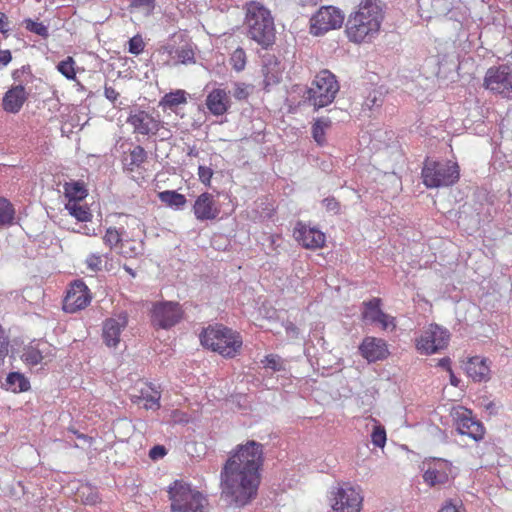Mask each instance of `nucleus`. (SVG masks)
<instances>
[{
  "label": "nucleus",
  "mask_w": 512,
  "mask_h": 512,
  "mask_svg": "<svg viewBox=\"0 0 512 512\" xmlns=\"http://www.w3.org/2000/svg\"><path fill=\"white\" fill-rule=\"evenodd\" d=\"M264 463L263 445L254 440L233 449L220 471V499L227 506L243 508L258 495L261 468Z\"/></svg>",
  "instance_id": "nucleus-1"
},
{
  "label": "nucleus",
  "mask_w": 512,
  "mask_h": 512,
  "mask_svg": "<svg viewBox=\"0 0 512 512\" xmlns=\"http://www.w3.org/2000/svg\"><path fill=\"white\" fill-rule=\"evenodd\" d=\"M382 20L381 1L363 0L358 6V10L347 20V37L355 43L370 41L378 34Z\"/></svg>",
  "instance_id": "nucleus-2"
},
{
  "label": "nucleus",
  "mask_w": 512,
  "mask_h": 512,
  "mask_svg": "<svg viewBox=\"0 0 512 512\" xmlns=\"http://www.w3.org/2000/svg\"><path fill=\"white\" fill-rule=\"evenodd\" d=\"M245 25L247 36L263 49H268L275 43L273 17L261 3L252 1L246 5Z\"/></svg>",
  "instance_id": "nucleus-3"
},
{
  "label": "nucleus",
  "mask_w": 512,
  "mask_h": 512,
  "mask_svg": "<svg viewBox=\"0 0 512 512\" xmlns=\"http://www.w3.org/2000/svg\"><path fill=\"white\" fill-rule=\"evenodd\" d=\"M201 344L225 358H234L241 351V335L222 324L209 325L200 334Z\"/></svg>",
  "instance_id": "nucleus-4"
},
{
  "label": "nucleus",
  "mask_w": 512,
  "mask_h": 512,
  "mask_svg": "<svg viewBox=\"0 0 512 512\" xmlns=\"http://www.w3.org/2000/svg\"><path fill=\"white\" fill-rule=\"evenodd\" d=\"M339 89L340 85L336 76L329 70L324 69L317 73L303 97L315 110H319L334 101Z\"/></svg>",
  "instance_id": "nucleus-5"
},
{
  "label": "nucleus",
  "mask_w": 512,
  "mask_h": 512,
  "mask_svg": "<svg viewBox=\"0 0 512 512\" xmlns=\"http://www.w3.org/2000/svg\"><path fill=\"white\" fill-rule=\"evenodd\" d=\"M172 512H207V498L182 480H175L168 489Z\"/></svg>",
  "instance_id": "nucleus-6"
},
{
  "label": "nucleus",
  "mask_w": 512,
  "mask_h": 512,
  "mask_svg": "<svg viewBox=\"0 0 512 512\" xmlns=\"http://www.w3.org/2000/svg\"><path fill=\"white\" fill-rule=\"evenodd\" d=\"M421 176L427 188L448 187L459 180L460 169L456 162L427 158L423 164Z\"/></svg>",
  "instance_id": "nucleus-7"
},
{
  "label": "nucleus",
  "mask_w": 512,
  "mask_h": 512,
  "mask_svg": "<svg viewBox=\"0 0 512 512\" xmlns=\"http://www.w3.org/2000/svg\"><path fill=\"white\" fill-rule=\"evenodd\" d=\"M331 502L334 512H360L363 496L359 487L344 482L333 487Z\"/></svg>",
  "instance_id": "nucleus-8"
},
{
  "label": "nucleus",
  "mask_w": 512,
  "mask_h": 512,
  "mask_svg": "<svg viewBox=\"0 0 512 512\" xmlns=\"http://www.w3.org/2000/svg\"><path fill=\"white\" fill-rule=\"evenodd\" d=\"M343 21L344 15L338 8L323 6L310 19V33L321 36L329 30L341 27Z\"/></svg>",
  "instance_id": "nucleus-9"
},
{
  "label": "nucleus",
  "mask_w": 512,
  "mask_h": 512,
  "mask_svg": "<svg viewBox=\"0 0 512 512\" xmlns=\"http://www.w3.org/2000/svg\"><path fill=\"white\" fill-rule=\"evenodd\" d=\"M484 87L493 93L509 97L512 93V68L508 65L489 68L484 78Z\"/></svg>",
  "instance_id": "nucleus-10"
},
{
  "label": "nucleus",
  "mask_w": 512,
  "mask_h": 512,
  "mask_svg": "<svg viewBox=\"0 0 512 512\" xmlns=\"http://www.w3.org/2000/svg\"><path fill=\"white\" fill-rule=\"evenodd\" d=\"M183 317V310L178 302L165 301L153 305L151 322L161 329H169L178 324Z\"/></svg>",
  "instance_id": "nucleus-11"
},
{
  "label": "nucleus",
  "mask_w": 512,
  "mask_h": 512,
  "mask_svg": "<svg viewBox=\"0 0 512 512\" xmlns=\"http://www.w3.org/2000/svg\"><path fill=\"white\" fill-rule=\"evenodd\" d=\"M450 334L437 324H430L417 341V349L426 355L434 354L447 347Z\"/></svg>",
  "instance_id": "nucleus-12"
},
{
  "label": "nucleus",
  "mask_w": 512,
  "mask_h": 512,
  "mask_svg": "<svg viewBox=\"0 0 512 512\" xmlns=\"http://www.w3.org/2000/svg\"><path fill=\"white\" fill-rule=\"evenodd\" d=\"M453 420L456 422L457 431L462 435H467L475 441L483 439V424L472 417V411L459 406L454 408L451 413Z\"/></svg>",
  "instance_id": "nucleus-13"
},
{
  "label": "nucleus",
  "mask_w": 512,
  "mask_h": 512,
  "mask_svg": "<svg viewBox=\"0 0 512 512\" xmlns=\"http://www.w3.org/2000/svg\"><path fill=\"white\" fill-rule=\"evenodd\" d=\"M91 302V295L86 284L81 280L74 281L64 299V308L68 312L84 309Z\"/></svg>",
  "instance_id": "nucleus-14"
},
{
  "label": "nucleus",
  "mask_w": 512,
  "mask_h": 512,
  "mask_svg": "<svg viewBox=\"0 0 512 512\" xmlns=\"http://www.w3.org/2000/svg\"><path fill=\"white\" fill-rule=\"evenodd\" d=\"M127 123L132 125L134 133L149 135L156 134L160 129V121L144 110L131 112L127 118Z\"/></svg>",
  "instance_id": "nucleus-15"
},
{
  "label": "nucleus",
  "mask_w": 512,
  "mask_h": 512,
  "mask_svg": "<svg viewBox=\"0 0 512 512\" xmlns=\"http://www.w3.org/2000/svg\"><path fill=\"white\" fill-rule=\"evenodd\" d=\"M128 324V315L121 312L116 317L107 319L103 324V341L108 347H116L120 341V334Z\"/></svg>",
  "instance_id": "nucleus-16"
},
{
  "label": "nucleus",
  "mask_w": 512,
  "mask_h": 512,
  "mask_svg": "<svg viewBox=\"0 0 512 512\" xmlns=\"http://www.w3.org/2000/svg\"><path fill=\"white\" fill-rule=\"evenodd\" d=\"M193 212L197 220H214L218 217L220 209L217 207L212 194H200L193 205Z\"/></svg>",
  "instance_id": "nucleus-17"
},
{
  "label": "nucleus",
  "mask_w": 512,
  "mask_h": 512,
  "mask_svg": "<svg viewBox=\"0 0 512 512\" xmlns=\"http://www.w3.org/2000/svg\"><path fill=\"white\" fill-rule=\"evenodd\" d=\"M361 355L369 362L385 359L389 352L386 342L379 338L366 337L359 347Z\"/></svg>",
  "instance_id": "nucleus-18"
},
{
  "label": "nucleus",
  "mask_w": 512,
  "mask_h": 512,
  "mask_svg": "<svg viewBox=\"0 0 512 512\" xmlns=\"http://www.w3.org/2000/svg\"><path fill=\"white\" fill-rule=\"evenodd\" d=\"M28 93L22 85L12 86L2 99V108L4 111L12 114L18 113L23 104L28 99Z\"/></svg>",
  "instance_id": "nucleus-19"
},
{
  "label": "nucleus",
  "mask_w": 512,
  "mask_h": 512,
  "mask_svg": "<svg viewBox=\"0 0 512 512\" xmlns=\"http://www.w3.org/2000/svg\"><path fill=\"white\" fill-rule=\"evenodd\" d=\"M206 106L212 115H224L231 106L229 94L224 89H213L206 97Z\"/></svg>",
  "instance_id": "nucleus-20"
},
{
  "label": "nucleus",
  "mask_w": 512,
  "mask_h": 512,
  "mask_svg": "<svg viewBox=\"0 0 512 512\" xmlns=\"http://www.w3.org/2000/svg\"><path fill=\"white\" fill-rule=\"evenodd\" d=\"M262 73L264 76L265 88L280 82L283 67L281 62L272 54H265L262 57Z\"/></svg>",
  "instance_id": "nucleus-21"
},
{
  "label": "nucleus",
  "mask_w": 512,
  "mask_h": 512,
  "mask_svg": "<svg viewBox=\"0 0 512 512\" xmlns=\"http://www.w3.org/2000/svg\"><path fill=\"white\" fill-rule=\"evenodd\" d=\"M447 461L437 460L433 462V466H430L423 474L424 481L430 485L445 484L449 480V474L447 472Z\"/></svg>",
  "instance_id": "nucleus-22"
},
{
  "label": "nucleus",
  "mask_w": 512,
  "mask_h": 512,
  "mask_svg": "<svg viewBox=\"0 0 512 512\" xmlns=\"http://www.w3.org/2000/svg\"><path fill=\"white\" fill-rule=\"evenodd\" d=\"M465 370L474 381H487L490 378V367L487 359L479 356L471 357L466 363Z\"/></svg>",
  "instance_id": "nucleus-23"
},
{
  "label": "nucleus",
  "mask_w": 512,
  "mask_h": 512,
  "mask_svg": "<svg viewBox=\"0 0 512 512\" xmlns=\"http://www.w3.org/2000/svg\"><path fill=\"white\" fill-rule=\"evenodd\" d=\"M298 240L305 248L317 249L323 247L325 235L316 228L302 227L299 229Z\"/></svg>",
  "instance_id": "nucleus-24"
},
{
  "label": "nucleus",
  "mask_w": 512,
  "mask_h": 512,
  "mask_svg": "<svg viewBox=\"0 0 512 512\" xmlns=\"http://www.w3.org/2000/svg\"><path fill=\"white\" fill-rule=\"evenodd\" d=\"M148 154L141 145H136L129 150V155L123 158L124 170L134 172L147 161Z\"/></svg>",
  "instance_id": "nucleus-25"
},
{
  "label": "nucleus",
  "mask_w": 512,
  "mask_h": 512,
  "mask_svg": "<svg viewBox=\"0 0 512 512\" xmlns=\"http://www.w3.org/2000/svg\"><path fill=\"white\" fill-rule=\"evenodd\" d=\"M363 305L362 317L365 321L375 324L380 318H385V313L381 310L380 298H372Z\"/></svg>",
  "instance_id": "nucleus-26"
},
{
  "label": "nucleus",
  "mask_w": 512,
  "mask_h": 512,
  "mask_svg": "<svg viewBox=\"0 0 512 512\" xmlns=\"http://www.w3.org/2000/svg\"><path fill=\"white\" fill-rule=\"evenodd\" d=\"M5 385L13 392H25L30 388L29 381L19 372L9 373Z\"/></svg>",
  "instance_id": "nucleus-27"
},
{
  "label": "nucleus",
  "mask_w": 512,
  "mask_h": 512,
  "mask_svg": "<svg viewBox=\"0 0 512 512\" xmlns=\"http://www.w3.org/2000/svg\"><path fill=\"white\" fill-rule=\"evenodd\" d=\"M158 196L161 202L175 209L183 208L187 202L186 197L175 190L160 192Z\"/></svg>",
  "instance_id": "nucleus-28"
},
{
  "label": "nucleus",
  "mask_w": 512,
  "mask_h": 512,
  "mask_svg": "<svg viewBox=\"0 0 512 512\" xmlns=\"http://www.w3.org/2000/svg\"><path fill=\"white\" fill-rule=\"evenodd\" d=\"M64 193L69 199L68 203L80 201L87 196V190L82 182L65 183Z\"/></svg>",
  "instance_id": "nucleus-29"
},
{
  "label": "nucleus",
  "mask_w": 512,
  "mask_h": 512,
  "mask_svg": "<svg viewBox=\"0 0 512 512\" xmlns=\"http://www.w3.org/2000/svg\"><path fill=\"white\" fill-rule=\"evenodd\" d=\"M15 217V209L12 203L4 197H0V226L11 225Z\"/></svg>",
  "instance_id": "nucleus-30"
},
{
  "label": "nucleus",
  "mask_w": 512,
  "mask_h": 512,
  "mask_svg": "<svg viewBox=\"0 0 512 512\" xmlns=\"http://www.w3.org/2000/svg\"><path fill=\"white\" fill-rule=\"evenodd\" d=\"M331 121L327 118H319L312 126V136L318 145L323 146L326 142L325 129L330 127Z\"/></svg>",
  "instance_id": "nucleus-31"
},
{
  "label": "nucleus",
  "mask_w": 512,
  "mask_h": 512,
  "mask_svg": "<svg viewBox=\"0 0 512 512\" xmlns=\"http://www.w3.org/2000/svg\"><path fill=\"white\" fill-rule=\"evenodd\" d=\"M65 209L69 211L70 215L75 217L78 221L87 222L92 218L90 209L87 206L78 204L77 202L67 203Z\"/></svg>",
  "instance_id": "nucleus-32"
},
{
  "label": "nucleus",
  "mask_w": 512,
  "mask_h": 512,
  "mask_svg": "<svg viewBox=\"0 0 512 512\" xmlns=\"http://www.w3.org/2000/svg\"><path fill=\"white\" fill-rule=\"evenodd\" d=\"M155 2L156 0H129V10L149 16L155 8Z\"/></svg>",
  "instance_id": "nucleus-33"
},
{
  "label": "nucleus",
  "mask_w": 512,
  "mask_h": 512,
  "mask_svg": "<svg viewBox=\"0 0 512 512\" xmlns=\"http://www.w3.org/2000/svg\"><path fill=\"white\" fill-rule=\"evenodd\" d=\"M187 101V98H186V92L184 90H176L175 92H170L168 94H166L160 104L163 105L164 107H168V108H174V107H177L178 105L180 104H184L186 103Z\"/></svg>",
  "instance_id": "nucleus-34"
},
{
  "label": "nucleus",
  "mask_w": 512,
  "mask_h": 512,
  "mask_svg": "<svg viewBox=\"0 0 512 512\" xmlns=\"http://www.w3.org/2000/svg\"><path fill=\"white\" fill-rule=\"evenodd\" d=\"M384 103V93L379 89H373L366 96L363 107L371 111L379 109Z\"/></svg>",
  "instance_id": "nucleus-35"
},
{
  "label": "nucleus",
  "mask_w": 512,
  "mask_h": 512,
  "mask_svg": "<svg viewBox=\"0 0 512 512\" xmlns=\"http://www.w3.org/2000/svg\"><path fill=\"white\" fill-rule=\"evenodd\" d=\"M264 368L270 369L273 372H280L285 370L283 359L277 354H269L266 355L263 360H261Z\"/></svg>",
  "instance_id": "nucleus-36"
},
{
  "label": "nucleus",
  "mask_w": 512,
  "mask_h": 512,
  "mask_svg": "<svg viewBox=\"0 0 512 512\" xmlns=\"http://www.w3.org/2000/svg\"><path fill=\"white\" fill-rule=\"evenodd\" d=\"M175 53L178 61L182 64H194L196 62L195 53L190 44L178 48Z\"/></svg>",
  "instance_id": "nucleus-37"
},
{
  "label": "nucleus",
  "mask_w": 512,
  "mask_h": 512,
  "mask_svg": "<svg viewBox=\"0 0 512 512\" xmlns=\"http://www.w3.org/2000/svg\"><path fill=\"white\" fill-rule=\"evenodd\" d=\"M230 63L236 71L240 72L244 70L246 66V53L243 48L238 47L234 50L230 57Z\"/></svg>",
  "instance_id": "nucleus-38"
},
{
  "label": "nucleus",
  "mask_w": 512,
  "mask_h": 512,
  "mask_svg": "<svg viewBox=\"0 0 512 512\" xmlns=\"http://www.w3.org/2000/svg\"><path fill=\"white\" fill-rule=\"evenodd\" d=\"M58 71L69 80H73L76 77L74 70V60L72 57H67L57 65Z\"/></svg>",
  "instance_id": "nucleus-39"
},
{
  "label": "nucleus",
  "mask_w": 512,
  "mask_h": 512,
  "mask_svg": "<svg viewBox=\"0 0 512 512\" xmlns=\"http://www.w3.org/2000/svg\"><path fill=\"white\" fill-rule=\"evenodd\" d=\"M24 23L25 28L28 31L35 33L43 38H47L49 36L48 28L43 23L33 21L32 19H26Z\"/></svg>",
  "instance_id": "nucleus-40"
},
{
  "label": "nucleus",
  "mask_w": 512,
  "mask_h": 512,
  "mask_svg": "<svg viewBox=\"0 0 512 512\" xmlns=\"http://www.w3.org/2000/svg\"><path fill=\"white\" fill-rule=\"evenodd\" d=\"M22 357L24 361L30 365H37L43 359L42 352L38 348L32 346L25 349Z\"/></svg>",
  "instance_id": "nucleus-41"
},
{
  "label": "nucleus",
  "mask_w": 512,
  "mask_h": 512,
  "mask_svg": "<svg viewBox=\"0 0 512 512\" xmlns=\"http://www.w3.org/2000/svg\"><path fill=\"white\" fill-rule=\"evenodd\" d=\"M386 430L382 425H375L371 433V441L376 447H384L386 443Z\"/></svg>",
  "instance_id": "nucleus-42"
},
{
  "label": "nucleus",
  "mask_w": 512,
  "mask_h": 512,
  "mask_svg": "<svg viewBox=\"0 0 512 512\" xmlns=\"http://www.w3.org/2000/svg\"><path fill=\"white\" fill-rule=\"evenodd\" d=\"M103 240H104V243L106 245H108L111 249L113 247H116L118 244L121 245V243H123L121 240V234L119 233V231L116 228H112V227H110L106 230Z\"/></svg>",
  "instance_id": "nucleus-43"
},
{
  "label": "nucleus",
  "mask_w": 512,
  "mask_h": 512,
  "mask_svg": "<svg viewBox=\"0 0 512 512\" xmlns=\"http://www.w3.org/2000/svg\"><path fill=\"white\" fill-rule=\"evenodd\" d=\"M82 497L84 498V503L88 505H95L100 501V496L97 490L92 489L91 487L83 488L81 491Z\"/></svg>",
  "instance_id": "nucleus-44"
},
{
  "label": "nucleus",
  "mask_w": 512,
  "mask_h": 512,
  "mask_svg": "<svg viewBox=\"0 0 512 512\" xmlns=\"http://www.w3.org/2000/svg\"><path fill=\"white\" fill-rule=\"evenodd\" d=\"M87 268L93 272L102 270V256L97 253L90 254L86 259Z\"/></svg>",
  "instance_id": "nucleus-45"
},
{
  "label": "nucleus",
  "mask_w": 512,
  "mask_h": 512,
  "mask_svg": "<svg viewBox=\"0 0 512 512\" xmlns=\"http://www.w3.org/2000/svg\"><path fill=\"white\" fill-rule=\"evenodd\" d=\"M143 399L146 401L145 407L148 409L159 408L160 407V393L158 391H153L152 393L144 394L142 392Z\"/></svg>",
  "instance_id": "nucleus-46"
},
{
  "label": "nucleus",
  "mask_w": 512,
  "mask_h": 512,
  "mask_svg": "<svg viewBox=\"0 0 512 512\" xmlns=\"http://www.w3.org/2000/svg\"><path fill=\"white\" fill-rule=\"evenodd\" d=\"M213 170L210 167L200 165L198 167V177L201 183H203L206 186L211 185V179L213 177Z\"/></svg>",
  "instance_id": "nucleus-47"
},
{
  "label": "nucleus",
  "mask_w": 512,
  "mask_h": 512,
  "mask_svg": "<svg viewBox=\"0 0 512 512\" xmlns=\"http://www.w3.org/2000/svg\"><path fill=\"white\" fill-rule=\"evenodd\" d=\"M232 94L237 100H245L249 96L248 86L244 83H234Z\"/></svg>",
  "instance_id": "nucleus-48"
},
{
  "label": "nucleus",
  "mask_w": 512,
  "mask_h": 512,
  "mask_svg": "<svg viewBox=\"0 0 512 512\" xmlns=\"http://www.w3.org/2000/svg\"><path fill=\"white\" fill-rule=\"evenodd\" d=\"M144 50V42L140 36H134L129 40V52L139 55Z\"/></svg>",
  "instance_id": "nucleus-49"
},
{
  "label": "nucleus",
  "mask_w": 512,
  "mask_h": 512,
  "mask_svg": "<svg viewBox=\"0 0 512 512\" xmlns=\"http://www.w3.org/2000/svg\"><path fill=\"white\" fill-rule=\"evenodd\" d=\"M120 253L124 256V257H135L136 255L139 254V251L137 250V248L135 246L132 245V242L131 241H125L123 243H121L120 245Z\"/></svg>",
  "instance_id": "nucleus-50"
},
{
  "label": "nucleus",
  "mask_w": 512,
  "mask_h": 512,
  "mask_svg": "<svg viewBox=\"0 0 512 512\" xmlns=\"http://www.w3.org/2000/svg\"><path fill=\"white\" fill-rule=\"evenodd\" d=\"M322 204L328 212L338 214L340 211V203L334 197H327L323 199Z\"/></svg>",
  "instance_id": "nucleus-51"
},
{
  "label": "nucleus",
  "mask_w": 512,
  "mask_h": 512,
  "mask_svg": "<svg viewBox=\"0 0 512 512\" xmlns=\"http://www.w3.org/2000/svg\"><path fill=\"white\" fill-rule=\"evenodd\" d=\"M167 454V450L163 445H155L149 451V457L152 460H159Z\"/></svg>",
  "instance_id": "nucleus-52"
},
{
  "label": "nucleus",
  "mask_w": 512,
  "mask_h": 512,
  "mask_svg": "<svg viewBox=\"0 0 512 512\" xmlns=\"http://www.w3.org/2000/svg\"><path fill=\"white\" fill-rule=\"evenodd\" d=\"M12 60L10 50H0V69L8 65Z\"/></svg>",
  "instance_id": "nucleus-53"
},
{
  "label": "nucleus",
  "mask_w": 512,
  "mask_h": 512,
  "mask_svg": "<svg viewBox=\"0 0 512 512\" xmlns=\"http://www.w3.org/2000/svg\"><path fill=\"white\" fill-rule=\"evenodd\" d=\"M104 95L112 103H114L119 97V93L113 87L110 86H105Z\"/></svg>",
  "instance_id": "nucleus-54"
},
{
  "label": "nucleus",
  "mask_w": 512,
  "mask_h": 512,
  "mask_svg": "<svg viewBox=\"0 0 512 512\" xmlns=\"http://www.w3.org/2000/svg\"><path fill=\"white\" fill-rule=\"evenodd\" d=\"M19 73L24 74L25 78L29 80V83L32 82L34 76L32 74L31 66L29 64L22 66L20 69H16V75Z\"/></svg>",
  "instance_id": "nucleus-55"
},
{
  "label": "nucleus",
  "mask_w": 512,
  "mask_h": 512,
  "mask_svg": "<svg viewBox=\"0 0 512 512\" xmlns=\"http://www.w3.org/2000/svg\"><path fill=\"white\" fill-rule=\"evenodd\" d=\"M10 30L9 21L4 13L0 12V32L6 35Z\"/></svg>",
  "instance_id": "nucleus-56"
},
{
  "label": "nucleus",
  "mask_w": 512,
  "mask_h": 512,
  "mask_svg": "<svg viewBox=\"0 0 512 512\" xmlns=\"http://www.w3.org/2000/svg\"><path fill=\"white\" fill-rule=\"evenodd\" d=\"M376 323L380 324L382 329H387L390 325L395 328L394 318L385 313V318H380Z\"/></svg>",
  "instance_id": "nucleus-57"
},
{
  "label": "nucleus",
  "mask_w": 512,
  "mask_h": 512,
  "mask_svg": "<svg viewBox=\"0 0 512 512\" xmlns=\"http://www.w3.org/2000/svg\"><path fill=\"white\" fill-rule=\"evenodd\" d=\"M438 512H460L451 500H447Z\"/></svg>",
  "instance_id": "nucleus-58"
},
{
  "label": "nucleus",
  "mask_w": 512,
  "mask_h": 512,
  "mask_svg": "<svg viewBox=\"0 0 512 512\" xmlns=\"http://www.w3.org/2000/svg\"><path fill=\"white\" fill-rule=\"evenodd\" d=\"M12 78L15 82L18 83L17 85H22L25 87V85L29 83V80L25 78L24 74L19 73L16 75V70L13 71Z\"/></svg>",
  "instance_id": "nucleus-59"
},
{
  "label": "nucleus",
  "mask_w": 512,
  "mask_h": 512,
  "mask_svg": "<svg viewBox=\"0 0 512 512\" xmlns=\"http://www.w3.org/2000/svg\"><path fill=\"white\" fill-rule=\"evenodd\" d=\"M450 363H451V360L450 358L448 357H445V358H442L438 365L444 369H446L448 372H451V367H450Z\"/></svg>",
  "instance_id": "nucleus-60"
},
{
  "label": "nucleus",
  "mask_w": 512,
  "mask_h": 512,
  "mask_svg": "<svg viewBox=\"0 0 512 512\" xmlns=\"http://www.w3.org/2000/svg\"><path fill=\"white\" fill-rule=\"evenodd\" d=\"M187 155L190 157H198L199 156V150L196 148V146H191L188 149Z\"/></svg>",
  "instance_id": "nucleus-61"
},
{
  "label": "nucleus",
  "mask_w": 512,
  "mask_h": 512,
  "mask_svg": "<svg viewBox=\"0 0 512 512\" xmlns=\"http://www.w3.org/2000/svg\"><path fill=\"white\" fill-rule=\"evenodd\" d=\"M485 407H486V410H488L491 414L497 413V407L494 402H489Z\"/></svg>",
  "instance_id": "nucleus-62"
},
{
  "label": "nucleus",
  "mask_w": 512,
  "mask_h": 512,
  "mask_svg": "<svg viewBox=\"0 0 512 512\" xmlns=\"http://www.w3.org/2000/svg\"><path fill=\"white\" fill-rule=\"evenodd\" d=\"M450 374V383L451 385L457 387L460 383V380L454 375L453 371L449 372Z\"/></svg>",
  "instance_id": "nucleus-63"
},
{
  "label": "nucleus",
  "mask_w": 512,
  "mask_h": 512,
  "mask_svg": "<svg viewBox=\"0 0 512 512\" xmlns=\"http://www.w3.org/2000/svg\"><path fill=\"white\" fill-rule=\"evenodd\" d=\"M123 269L129 274L131 275L132 277H135L136 276V272L128 265H124L123 266Z\"/></svg>",
  "instance_id": "nucleus-64"
}]
</instances>
